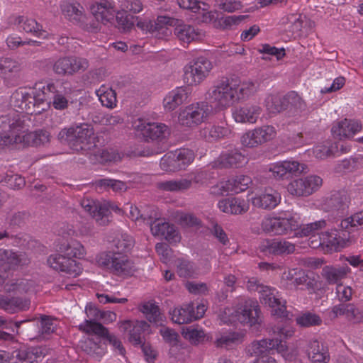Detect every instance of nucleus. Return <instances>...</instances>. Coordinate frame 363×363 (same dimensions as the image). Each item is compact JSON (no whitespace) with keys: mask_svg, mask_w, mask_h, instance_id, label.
Segmentation results:
<instances>
[{"mask_svg":"<svg viewBox=\"0 0 363 363\" xmlns=\"http://www.w3.org/2000/svg\"><path fill=\"white\" fill-rule=\"evenodd\" d=\"M322 184L323 179L319 176L310 175L291 181L287 186V191L293 196L306 197L318 191Z\"/></svg>","mask_w":363,"mask_h":363,"instance_id":"1a4fd4ad","label":"nucleus"},{"mask_svg":"<svg viewBox=\"0 0 363 363\" xmlns=\"http://www.w3.org/2000/svg\"><path fill=\"white\" fill-rule=\"evenodd\" d=\"M252 179L246 175H238L229 179L233 192L236 194L246 190L252 184Z\"/></svg>","mask_w":363,"mask_h":363,"instance_id":"13d9d810","label":"nucleus"},{"mask_svg":"<svg viewBox=\"0 0 363 363\" xmlns=\"http://www.w3.org/2000/svg\"><path fill=\"white\" fill-rule=\"evenodd\" d=\"M157 215L153 218L154 221L150 220L149 225L150 226V230L154 236H162L163 237L166 231L169 229V223L168 222L163 221L161 219H158Z\"/></svg>","mask_w":363,"mask_h":363,"instance_id":"e2e57ef3","label":"nucleus"},{"mask_svg":"<svg viewBox=\"0 0 363 363\" xmlns=\"http://www.w3.org/2000/svg\"><path fill=\"white\" fill-rule=\"evenodd\" d=\"M34 281L25 279L11 280L4 286L5 291L16 294H23L33 290Z\"/></svg>","mask_w":363,"mask_h":363,"instance_id":"f704fd0d","label":"nucleus"},{"mask_svg":"<svg viewBox=\"0 0 363 363\" xmlns=\"http://www.w3.org/2000/svg\"><path fill=\"white\" fill-rule=\"evenodd\" d=\"M286 110L290 116H297L307 114V104L296 91L289 92L286 95Z\"/></svg>","mask_w":363,"mask_h":363,"instance_id":"cd10ccee","label":"nucleus"},{"mask_svg":"<svg viewBox=\"0 0 363 363\" xmlns=\"http://www.w3.org/2000/svg\"><path fill=\"white\" fill-rule=\"evenodd\" d=\"M337 152L338 145H332L329 142L318 145L313 148V154L315 157L321 160L335 155Z\"/></svg>","mask_w":363,"mask_h":363,"instance_id":"5fc2aeb1","label":"nucleus"},{"mask_svg":"<svg viewBox=\"0 0 363 363\" xmlns=\"http://www.w3.org/2000/svg\"><path fill=\"white\" fill-rule=\"evenodd\" d=\"M81 206L99 225L105 226L109 223L111 212L107 204L86 198L81 201Z\"/></svg>","mask_w":363,"mask_h":363,"instance_id":"2eb2a0df","label":"nucleus"},{"mask_svg":"<svg viewBox=\"0 0 363 363\" xmlns=\"http://www.w3.org/2000/svg\"><path fill=\"white\" fill-rule=\"evenodd\" d=\"M117 27L123 33L130 31L135 25V16L127 13H118L116 16Z\"/></svg>","mask_w":363,"mask_h":363,"instance_id":"4d7b16f0","label":"nucleus"},{"mask_svg":"<svg viewBox=\"0 0 363 363\" xmlns=\"http://www.w3.org/2000/svg\"><path fill=\"white\" fill-rule=\"evenodd\" d=\"M211 111L208 102L193 104L180 110L178 121L183 126L194 128L206 121Z\"/></svg>","mask_w":363,"mask_h":363,"instance_id":"39448f33","label":"nucleus"},{"mask_svg":"<svg viewBox=\"0 0 363 363\" xmlns=\"http://www.w3.org/2000/svg\"><path fill=\"white\" fill-rule=\"evenodd\" d=\"M79 329L87 334H95L98 337H106L109 334L108 329L102 324L91 320H86L79 325Z\"/></svg>","mask_w":363,"mask_h":363,"instance_id":"09e8293b","label":"nucleus"},{"mask_svg":"<svg viewBox=\"0 0 363 363\" xmlns=\"http://www.w3.org/2000/svg\"><path fill=\"white\" fill-rule=\"evenodd\" d=\"M350 272L347 267H334L325 266L323 268L322 276L329 284H337L344 279Z\"/></svg>","mask_w":363,"mask_h":363,"instance_id":"4c0bfd02","label":"nucleus"},{"mask_svg":"<svg viewBox=\"0 0 363 363\" xmlns=\"http://www.w3.org/2000/svg\"><path fill=\"white\" fill-rule=\"evenodd\" d=\"M307 355L312 363H328L330 360L328 347L318 340H312L308 342Z\"/></svg>","mask_w":363,"mask_h":363,"instance_id":"b1692460","label":"nucleus"},{"mask_svg":"<svg viewBox=\"0 0 363 363\" xmlns=\"http://www.w3.org/2000/svg\"><path fill=\"white\" fill-rule=\"evenodd\" d=\"M101 21L95 16H84V19L78 26L79 28L90 33H97L101 30Z\"/></svg>","mask_w":363,"mask_h":363,"instance_id":"680f3d73","label":"nucleus"},{"mask_svg":"<svg viewBox=\"0 0 363 363\" xmlns=\"http://www.w3.org/2000/svg\"><path fill=\"white\" fill-rule=\"evenodd\" d=\"M7 359L9 363H33L28 348L16 350L9 356L6 354Z\"/></svg>","mask_w":363,"mask_h":363,"instance_id":"052dcab7","label":"nucleus"},{"mask_svg":"<svg viewBox=\"0 0 363 363\" xmlns=\"http://www.w3.org/2000/svg\"><path fill=\"white\" fill-rule=\"evenodd\" d=\"M281 201L280 194L275 190L267 189L264 192L256 195L252 199V205L262 209H272Z\"/></svg>","mask_w":363,"mask_h":363,"instance_id":"a878e982","label":"nucleus"},{"mask_svg":"<svg viewBox=\"0 0 363 363\" xmlns=\"http://www.w3.org/2000/svg\"><path fill=\"white\" fill-rule=\"evenodd\" d=\"M57 138L60 143L67 144L74 151L88 150L94 143V130L90 125L84 123L62 129Z\"/></svg>","mask_w":363,"mask_h":363,"instance_id":"f257e3e1","label":"nucleus"},{"mask_svg":"<svg viewBox=\"0 0 363 363\" xmlns=\"http://www.w3.org/2000/svg\"><path fill=\"white\" fill-rule=\"evenodd\" d=\"M38 328L39 329L38 335H30V339H38L39 340L48 339L50 335L55 332V325L52 319L45 315L41 317L40 325Z\"/></svg>","mask_w":363,"mask_h":363,"instance_id":"a18cd8bd","label":"nucleus"},{"mask_svg":"<svg viewBox=\"0 0 363 363\" xmlns=\"http://www.w3.org/2000/svg\"><path fill=\"white\" fill-rule=\"evenodd\" d=\"M187 99V92L182 87L177 88L170 91L164 99V107L171 111L182 104Z\"/></svg>","mask_w":363,"mask_h":363,"instance_id":"2f4dec72","label":"nucleus"},{"mask_svg":"<svg viewBox=\"0 0 363 363\" xmlns=\"http://www.w3.org/2000/svg\"><path fill=\"white\" fill-rule=\"evenodd\" d=\"M277 135L274 126L264 125L244 133L241 143L247 147H255L273 140Z\"/></svg>","mask_w":363,"mask_h":363,"instance_id":"9b49d317","label":"nucleus"},{"mask_svg":"<svg viewBox=\"0 0 363 363\" xmlns=\"http://www.w3.org/2000/svg\"><path fill=\"white\" fill-rule=\"evenodd\" d=\"M89 66V62L87 59L77 56H69V75L83 72L88 69Z\"/></svg>","mask_w":363,"mask_h":363,"instance_id":"864d4df0","label":"nucleus"},{"mask_svg":"<svg viewBox=\"0 0 363 363\" xmlns=\"http://www.w3.org/2000/svg\"><path fill=\"white\" fill-rule=\"evenodd\" d=\"M60 9L64 17L77 26L84 19L85 9L77 1H64L60 4Z\"/></svg>","mask_w":363,"mask_h":363,"instance_id":"4be33fe9","label":"nucleus"},{"mask_svg":"<svg viewBox=\"0 0 363 363\" xmlns=\"http://www.w3.org/2000/svg\"><path fill=\"white\" fill-rule=\"evenodd\" d=\"M238 101L249 97L254 94L258 88L257 84L253 82H247L242 83L240 86L238 85Z\"/></svg>","mask_w":363,"mask_h":363,"instance_id":"69168bd1","label":"nucleus"},{"mask_svg":"<svg viewBox=\"0 0 363 363\" xmlns=\"http://www.w3.org/2000/svg\"><path fill=\"white\" fill-rule=\"evenodd\" d=\"M60 250L65 253L67 258L70 259L72 257L81 259L84 257L86 253L84 246L77 240H71L62 244Z\"/></svg>","mask_w":363,"mask_h":363,"instance_id":"79ce46f5","label":"nucleus"},{"mask_svg":"<svg viewBox=\"0 0 363 363\" xmlns=\"http://www.w3.org/2000/svg\"><path fill=\"white\" fill-rule=\"evenodd\" d=\"M141 312L143 313L150 322L157 323L160 318L159 307L152 303H145L141 306Z\"/></svg>","mask_w":363,"mask_h":363,"instance_id":"0e129e2a","label":"nucleus"},{"mask_svg":"<svg viewBox=\"0 0 363 363\" xmlns=\"http://www.w3.org/2000/svg\"><path fill=\"white\" fill-rule=\"evenodd\" d=\"M267 109L272 113H278L286 110V95L270 94L265 99Z\"/></svg>","mask_w":363,"mask_h":363,"instance_id":"37998d69","label":"nucleus"},{"mask_svg":"<svg viewBox=\"0 0 363 363\" xmlns=\"http://www.w3.org/2000/svg\"><path fill=\"white\" fill-rule=\"evenodd\" d=\"M218 207L223 213L229 214H242L248 210V206L244 200L235 197H229L220 200Z\"/></svg>","mask_w":363,"mask_h":363,"instance_id":"c85d7f7f","label":"nucleus"},{"mask_svg":"<svg viewBox=\"0 0 363 363\" xmlns=\"http://www.w3.org/2000/svg\"><path fill=\"white\" fill-rule=\"evenodd\" d=\"M91 11L93 16L99 19L102 24L106 25L114 21L116 9L112 2L101 0L91 5Z\"/></svg>","mask_w":363,"mask_h":363,"instance_id":"aec40b11","label":"nucleus"},{"mask_svg":"<svg viewBox=\"0 0 363 363\" xmlns=\"http://www.w3.org/2000/svg\"><path fill=\"white\" fill-rule=\"evenodd\" d=\"M93 186L99 192L108 191L111 189L113 191H123L127 189V185L125 182L113 179H99L93 182Z\"/></svg>","mask_w":363,"mask_h":363,"instance_id":"72a5a7b5","label":"nucleus"},{"mask_svg":"<svg viewBox=\"0 0 363 363\" xmlns=\"http://www.w3.org/2000/svg\"><path fill=\"white\" fill-rule=\"evenodd\" d=\"M331 313L334 318L344 315L347 320L354 323L363 321V309L357 308L353 303H340L334 306Z\"/></svg>","mask_w":363,"mask_h":363,"instance_id":"5701e85b","label":"nucleus"},{"mask_svg":"<svg viewBox=\"0 0 363 363\" xmlns=\"http://www.w3.org/2000/svg\"><path fill=\"white\" fill-rule=\"evenodd\" d=\"M134 128L147 141H162L170 133L169 128L164 123H147L140 119L135 123Z\"/></svg>","mask_w":363,"mask_h":363,"instance_id":"f8f14e48","label":"nucleus"},{"mask_svg":"<svg viewBox=\"0 0 363 363\" xmlns=\"http://www.w3.org/2000/svg\"><path fill=\"white\" fill-rule=\"evenodd\" d=\"M47 263L53 269L65 272L72 277L79 275L82 272V267L75 260L60 254L51 255Z\"/></svg>","mask_w":363,"mask_h":363,"instance_id":"4468645a","label":"nucleus"},{"mask_svg":"<svg viewBox=\"0 0 363 363\" xmlns=\"http://www.w3.org/2000/svg\"><path fill=\"white\" fill-rule=\"evenodd\" d=\"M18 131L13 135V138L9 136L4 137L0 140L3 145L23 144V145L40 146L48 143L50 140V134L44 130H39L35 132L25 133L23 130Z\"/></svg>","mask_w":363,"mask_h":363,"instance_id":"6e6552de","label":"nucleus"},{"mask_svg":"<svg viewBox=\"0 0 363 363\" xmlns=\"http://www.w3.org/2000/svg\"><path fill=\"white\" fill-rule=\"evenodd\" d=\"M177 159L176 151L167 153L160 160V167L167 172L179 171V164H177Z\"/></svg>","mask_w":363,"mask_h":363,"instance_id":"6e6d98bb","label":"nucleus"},{"mask_svg":"<svg viewBox=\"0 0 363 363\" xmlns=\"http://www.w3.org/2000/svg\"><path fill=\"white\" fill-rule=\"evenodd\" d=\"M296 320L301 327L320 325L322 323V319L318 315L310 312L301 314L296 318Z\"/></svg>","mask_w":363,"mask_h":363,"instance_id":"bf43d9fd","label":"nucleus"},{"mask_svg":"<svg viewBox=\"0 0 363 363\" xmlns=\"http://www.w3.org/2000/svg\"><path fill=\"white\" fill-rule=\"evenodd\" d=\"M361 128L362 126L359 123L345 119L335 123L331 131L334 137L339 138L341 140L352 137Z\"/></svg>","mask_w":363,"mask_h":363,"instance_id":"393cba45","label":"nucleus"},{"mask_svg":"<svg viewBox=\"0 0 363 363\" xmlns=\"http://www.w3.org/2000/svg\"><path fill=\"white\" fill-rule=\"evenodd\" d=\"M287 347L285 344H281L278 338L263 339L259 341L252 342L247 347V352L250 356H263L269 354L272 351L277 350L279 352L286 351Z\"/></svg>","mask_w":363,"mask_h":363,"instance_id":"f3484780","label":"nucleus"},{"mask_svg":"<svg viewBox=\"0 0 363 363\" xmlns=\"http://www.w3.org/2000/svg\"><path fill=\"white\" fill-rule=\"evenodd\" d=\"M327 225L325 219H321L307 224H300L299 230L296 235L299 237L314 236L318 231L324 229Z\"/></svg>","mask_w":363,"mask_h":363,"instance_id":"c03bdc74","label":"nucleus"},{"mask_svg":"<svg viewBox=\"0 0 363 363\" xmlns=\"http://www.w3.org/2000/svg\"><path fill=\"white\" fill-rule=\"evenodd\" d=\"M213 69L212 62L200 57L188 65L184 69V80L189 86H197L203 82Z\"/></svg>","mask_w":363,"mask_h":363,"instance_id":"0eeeda50","label":"nucleus"},{"mask_svg":"<svg viewBox=\"0 0 363 363\" xmlns=\"http://www.w3.org/2000/svg\"><path fill=\"white\" fill-rule=\"evenodd\" d=\"M177 273L180 277L191 278L197 274L195 265L184 259H179L177 264Z\"/></svg>","mask_w":363,"mask_h":363,"instance_id":"603ef678","label":"nucleus"},{"mask_svg":"<svg viewBox=\"0 0 363 363\" xmlns=\"http://www.w3.org/2000/svg\"><path fill=\"white\" fill-rule=\"evenodd\" d=\"M243 341V335L238 332H226L216 336L215 345L218 347L229 349L240 344Z\"/></svg>","mask_w":363,"mask_h":363,"instance_id":"e433bc0d","label":"nucleus"},{"mask_svg":"<svg viewBox=\"0 0 363 363\" xmlns=\"http://www.w3.org/2000/svg\"><path fill=\"white\" fill-rule=\"evenodd\" d=\"M16 23L22 28L25 32L33 33L36 36H40L44 32L42 29V26L33 18H27L23 16H18L16 19Z\"/></svg>","mask_w":363,"mask_h":363,"instance_id":"de8ad7c7","label":"nucleus"},{"mask_svg":"<svg viewBox=\"0 0 363 363\" xmlns=\"http://www.w3.org/2000/svg\"><path fill=\"white\" fill-rule=\"evenodd\" d=\"M156 216V212L153 208H147L141 211L137 206H131L130 210V217L133 220H143L149 225L150 220Z\"/></svg>","mask_w":363,"mask_h":363,"instance_id":"3c124183","label":"nucleus"},{"mask_svg":"<svg viewBox=\"0 0 363 363\" xmlns=\"http://www.w3.org/2000/svg\"><path fill=\"white\" fill-rule=\"evenodd\" d=\"M174 34L180 42L186 44L203 40L206 37V33L203 30L186 23H177Z\"/></svg>","mask_w":363,"mask_h":363,"instance_id":"a211bd4d","label":"nucleus"},{"mask_svg":"<svg viewBox=\"0 0 363 363\" xmlns=\"http://www.w3.org/2000/svg\"><path fill=\"white\" fill-rule=\"evenodd\" d=\"M350 198L344 191H334L324 196L320 203L321 210L332 216H342L348 210Z\"/></svg>","mask_w":363,"mask_h":363,"instance_id":"423d86ee","label":"nucleus"},{"mask_svg":"<svg viewBox=\"0 0 363 363\" xmlns=\"http://www.w3.org/2000/svg\"><path fill=\"white\" fill-rule=\"evenodd\" d=\"M192 303L183 306L180 308H174L171 313L172 320L178 324H186L194 320L192 315Z\"/></svg>","mask_w":363,"mask_h":363,"instance_id":"a19ab883","label":"nucleus"},{"mask_svg":"<svg viewBox=\"0 0 363 363\" xmlns=\"http://www.w3.org/2000/svg\"><path fill=\"white\" fill-rule=\"evenodd\" d=\"M205 177L202 172H192L177 180L160 182L156 184L158 189L167 191H183L189 189L192 185L203 183Z\"/></svg>","mask_w":363,"mask_h":363,"instance_id":"9d476101","label":"nucleus"},{"mask_svg":"<svg viewBox=\"0 0 363 363\" xmlns=\"http://www.w3.org/2000/svg\"><path fill=\"white\" fill-rule=\"evenodd\" d=\"M97 95L103 106L107 108L116 106V93L111 88L103 86L97 91Z\"/></svg>","mask_w":363,"mask_h":363,"instance_id":"8fccbe9b","label":"nucleus"},{"mask_svg":"<svg viewBox=\"0 0 363 363\" xmlns=\"http://www.w3.org/2000/svg\"><path fill=\"white\" fill-rule=\"evenodd\" d=\"M80 347L87 354L99 359L105 354L106 347L100 337L87 338L81 342Z\"/></svg>","mask_w":363,"mask_h":363,"instance_id":"7c9ffc66","label":"nucleus"},{"mask_svg":"<svg viewBox=\"0 0 363 363\" xmlns=\"http://www.w3.org/2000/svg\"><path fill=\"white\" fill-rule=\"evenodd\" d=\"M259 298L262 304L274 308V315L287 319L290 318L289 313L286 311V301L280 297L279 292L275 289L266 286V289L262 290Z\"/></svg>","mask_w":363,"mask_h":363,"instance_id":"ddd939ff","label":"nucleus"},{"mask_svg":"<svg viewBox=\"0 0 363 363\" xmlns=\"http://www.w3.org/2000/svg\"><path fill=\"white\" fill-rule=\"evenodd\" d=\"M26 101H30L28 106H32L30 108L33 109L30 112H27V114L38 115L48 108L49 103L45 101L44 94L41 93L39 89H36L35 87L30 89L26 91Z\"/></svg>","mask_w":363,"mask_h":363,"instance_id":"bb28decb","label":"nucleus"},{"mask_svg":"<svg viewBox=\"0 0 363 363\" xmlns=\"http://www.w3.org/2000/svg\"><path fill=\"white\" fill-rule=\"evenodd\" d=\"M262 112V108L255 104H246L235 108L233 117L237 123H255Z\"/></svg>","mask_w":363,"mask_h":363,"instance_id":"412c9836","label":"nucleus"},{"mask_svg":"<svg viewBox=\"0 0 363 363\" xmlns=\"http://www.w3.org/2000/svg\"><path fill=\"white\" fill-rule=\"evenodd\" d=\"M259 307L257 302L248 300L240 303L236 308H225L220 311L218 317L223 323H259Z\"/></svg>","mask_w":363,"mask_h":363,"instance_id":"f03ea898","label":"nucleus"},{"mask_svg":"<svg viewBox=\"0 0 363 363\" xmlns=\"http://www.w3.org/2000/svg\"><path fill=\"white\" fill-rule=\"evenodd\" d=\"M98 264L118 276H130L135 271L133 262L120 252H104L96 258Z\"/></svg>","mask_w":363,"mask_h":363,"instance_id":"20e7f679","label":"nucleus"},{"mask_svg":"<svg viewBox=\"0 0 363 363\" xmlns=\"http://www.w3.org/2000/svg\"><path fill=\"white\" fill-rule=\"evenodd\" d=\"M132 327L130 330L128 340L134 346H140L145 342L144 338L142 337V333L149 329L150 325L145 320H137L132 323L130 320H124L120 323V328L126 331Z\"/></svg>","mask_w":363,"mask_h":363,"instance_id":"6ab92c4d","label":"nucleus"},{"mask_svg":"<svg viewBox=\"0 0 363 363\" xmlns=\"http://www.w3.org/2000/svg\"><path fill=\"white\" fill-rule=\"evenodd\" d=\"M29 263L30 258L23 252L0 249V270L6 272L15 269L18 267L28 265Z\"/></svg>","mask_w":363,"mask_h":363,"instance_id":"dca6fc26","label":"nucleus"},{"mask_svg":"<svg viewBox=\"0 0 363 363\" xmlns=\"http://www.w3.org/2000/svg\"><path fill=\"white\" fill-rule=\"evenodd\" d=\"M201 133L206 140L212 142L228 136L230 130L225 126L210 125L203 128Z\"/></svg>","mask_w":363,"mask_h":363,"instance_id":"ea45409f","label":"nucleus"},{"mask_svg":"<svg viewBox=\"0 0 363 363\" xmlns=\"http://www.w3.org/2000/svg\"><path fill=\"white\" fill-rule=\"evenodd\" d=\"M216 6L223 11L232 13L242 8V4L238 0H216Z\"/></svg>","mask_w":363,"mask_h":363,"instance_id":"774afa93","label":"nucleus"},{"mask_svg":"<svg viewBox=\"0 0 363 363\" xmlns=\"http://www.w3.org/2000/svg\"><path fill=\"white\" fill-rule=\"evenodd\" d=\"M26 91L17 90L11 96V104L17 112H30L33 109L28 106L30 101L26 102Z\"/></svg>","mask_w":363,"mask_h":363,"instance_id":"49530a36","label":"nucleus"},{"mask_svg":"<svg viewBox=\"0 0 363 363\" xmlns=\"http://www.w3.org/2000/svg\"><path fill=\"white\" fill-rule=\"evenodd\" d=\"M245 160V156L238 150H232L222 153L218 158V162L222 167H238Z\"/></svg>","mask_w":363,"mask_h":363,"instance_id":"473e14b6","label":"nucleus"},{"mask_svg":"<svg viewBox=\"0 0 363 363\" xmlns=\"http://www.w3.org/2000/svg\"><path fill=\"white\" fill-rule=\"evenodd\" d=\"M264 250L275 255H289L295 251V245L285 239L267 240Z\"/></svg>","mask_w":363,"mask_h":363,"instance_id":"c756f323","label":"nucleus"},{"mask_svg":"<svg viewBox=\"0 0 363 363\" xmlns=\"http://www.w3.org/2000/svg\"><path fill=\"white\" fill-rule=\"evenodd\" d=\"M339 229L350 234L363 228V211L357 212L350 217L342 219Z\"/></svg>","mask_w":363,"mask_h":363,"instance_id":"c9c22d12","label":"nucleus"},{"mask_svg":"<svg viewBox=\"0 0 363 363\" xmlns=\"http://www.w3.org/2000/svg\"><path fill=\"white\" fill-rule=\"evenodd\" d=\"M21 69V64L11 58L0 60V76L4 79H9Z\"/></svg>","mask_w":363,"mask_h":363,"instance_id":"58836bf2","label":"nucleus"},{"mask_svg":"<svg viewBox=\"0 0 363 363\" xmlns=\"http://www.w3.org/2000/svg\"><path fill=\"white\" fill-rule=\"evenodd\" d=\"M238 86L228 79H223L213 86L206 94L210 107L218 111L226 109L238 101Z\"/></svg>","mask_w":363,"mask_h":363,"instance_id":"7ed1b4c3","label":"nucleus"},{"mask_svg":"<svg viewBox=\"0 0 363 363\" xmlns=\"http://www.w3.org/2000/svg\"><path fill=\"white\" fill-rule=\"evenodd\" d=\"M176 154L177 164H179V170L185 169L194 159V152L188 149L177 150Z\"/></svg>","mask_w":363,"mask_h":363,"instance_id":"338daca9","label":"nucleus"}]
</instances>
